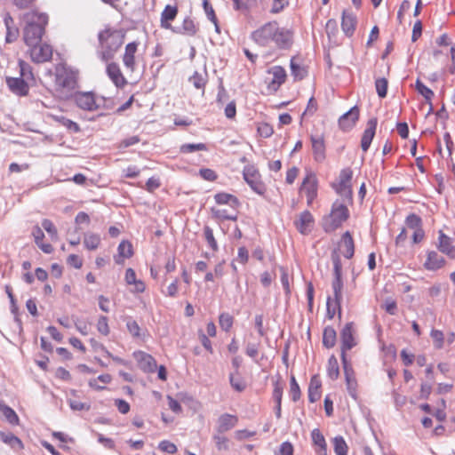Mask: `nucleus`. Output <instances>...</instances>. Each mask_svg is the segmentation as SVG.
Here are the masks:
<instances>
[{"label":"nucleus","mask_w":455,"mask_h":455,"mask_svg":"<svg viewBox=\"0 0 455 455\" xmlns=\"http://www.w3.org/2000/svg\"><path fill=\"white\" fill-rule=\"evenodd\" d=\"M377 127V119L376 118H371L367 122V127L363 132L362 140H361V148L362 149L366 152L371 143V140L375 135V131Z\"/></svg>","instance_id":"23"},{"label":"nucleus","mask_w":455,"mask_h":455,"mask_svg":"<svg viewBox=\"0 0 455 455\" xmlns=\"http://www.w3.org/2000/svg\"><path fill=\"white\" fill-rule=\"evenodd\" d=\"M295 226L302 235H308L313 228V216L309 211H304L300 213L299 219L295 221Z\"/></svg>","instance_id":"20"},{"label":"nucleus","mask_w":455,"mask_h":455,"mask_svg":"<svg viewBox=\"0 0 455 455\" xmlns=\"http://www.w3.org/2000/svg\"><path fill=\"white\" fill-rule=\"evenodd\" d=\"M352 177L353 172L350 168L343 169L339 177V183L335 186L336 192L348 202L352 199Z\"/></svg>","instance_id":"7"},{"label":"nucleus","mask_w":455,"mask_h":455,"mask_svg":"<svg viewBox=\"0 0 455 455\" xmlns=\"http://www.w3.org/2000/svg\"><path fill=\"white\" fill-rule=\"evenodd\" d=\"M333 450L336 455H347L348 446L342 436H336L332 439Z\"/></svg>","instance_id":"35"},{"label":"nucleus","mask_w":455,"mask_h":455,"mask_svg":"<svg viewBox=\"0 0 455 455\" xmlns=\"http://www.w3.org/2000/svg\"><path fill=\"white\" fill-rule=\"evenodd\" d=\"M0 436H1V440L4 443L9 444L10 446H12L14 449L20 450V449L23 448V443L20 441V439L19 437H17L16 435H14L13 434H12V433H8V434L1 433Z\"/></svg>","instance_id":"37"},{"label":"nucleus","mask_w":455,"mask_h":455,"mask_svg":"<svg viewBox=\"0 0 455 455\" xmlns=\"http://www.w3.org/2000/svg\"><path fill=\"white\" fill-rule=\"evenodd\" d=\"M407 228L411 229V231L417 230L419 228H422V221L421 219L416 215V214H410L405 220Z\"/></svg>","instance_id":"49"},{"label":"nucleus","mask_w":455,"mask_h":455,"mask_svg":"<svg viewBox=\"0 0 455 455\" xmlns=\"http://www.w3.org/2000/svg\"><path fill=\"white\" fill-rule=\"evenodd\" d=\"M238 423V417L233 414H221L217 419L216 432L223 434L231 430Z\"/></svg>","instance_id":"16"},{"label":"nucleus","mask_w":455,"mask_h":455,"mask_svg":"<svg viewBox=\"0 0 455 455\" xmlns=\"http://www.w3.org/2000/svg\"><path fill=\"white\" fill-rule=\"evenodd\" d=\"M3 20L6 29L5 42L7 44L15 42L19 36L20 31L15 25L14 20L9 12L4 13Z\"/></svg>","instance_id":"18"},{"label":"nucleus","mask_w":455,"mask_h":455,"mask_svg":"<svg viewBox=\"0 0 455 455\" xmlns=\"http://www.w3.org/2000/svg\"><path fill=\"white\" fill-rule=\"evenodd\" d=\"M358 118L359 109L357 107H353L352 108H350V110H348L347 113H345L339 117V125L341 130H343L344 132H347L355 126Z\"/></svg>","instance_id":"15"},{"label":"nucleus","mask_w":455,"mask_h":455,"mask_svg":"<svg viewBox=\"0 0 455 455\" xmlns=\"http://www.w3.org/2000/svg\"><path fill=\"white\" fill-rule=\"evenodd\" d=\"M430 336L435 343V347L442 348L443 346V333L439 330H433Z\"/></svg>","instance_id":"61"},{"label":"nucleus","mask_w":455,"mask_h":455,"mask_svg":"<svg viewBox=\"0 0 455 455\" xmlns=\"http://www.w3.org/2000/svg\"><path fill=\"white\" fill-rule=\"evenodd\" d=\"M282 395H283V387L282 386L276 382L274 385V390H273V398L275 402L276 403V414L279 417L281 413V402H282Z\"/></svg>","instance_id":"52"},{"label":"nucleus","mask_w":455,"mask_h":455,"mask_svg":"<svg viewBox=\"0 0 455 455\" xmlns=\"http://www.w3.org/2000/svg\"><path fill=\"white\" fill-rule=\"evenodd\" d=\"M416 89L431 105V99L434 96L433 91L427 88L419 79L416 81Z\"/></svg>","instance_id":"50"},{"label":"nucleus","mask_w":455,"mask_h":455,"mask_svg":"<svg viewBox=\"0 0 455 455\" xmlns=\"http://www.w3.org/2000/svg\"><path fill=\"white\" fill-rule=\"evenodd\" d=\"M277 31L276 22H268L252 32L251 39L260 46H268L274 42Z\"/></svg>","instance_id":"5"},{"label":"nucleus","mask_w":455,"mask_h":455,"mask_svg":"<svg viewBox=\"0 0 455 455\" xmlns=\"http://www.w3.org/2000/svg\"><path fill=\"white\" fill-rule=\"evenodd\" d=\"M179 28L181 31L180 34H184L189 36H195L198 30L195 22L189 17L184 19L181 28Z\"/></svg>","instance_id":"39"},{"label":"nucleus","mask_w":455,"mask_h":455,"mask_svg":"<svg viewBox=\"0 0 455 455\" xmlns=\"http://www.w3.org/2000/svg\"><path fill=\"white\" fill-rule=\"evenodd\" d=\"M444 259L440 256L436 251H429L425 262L426 268L429 270H436L444 265Z\"/></svg>","instance_id":"31"},{"label":"nucleus","mask_w":455,"mask_h":455,"mask_svg":"<svg viewBox=\"0 0 455 455\" xmlns=\"http://www.w3.org/2000/svg\"><path fill=\"white\" fill-rule=\"evenodd\" d=\"M243 179L251 188L259 195H263L265 186L259 180V174L254 166H246L243 172Z\"/></svg>","instance_id":"11"},{"label":"nucleus","mask_w":455,"mask_h":455,"mask_svg":"<svg viewBox=\"0 0 455 455\" xmlns=\"http://www.w3.org/2000/svg\"><path fill=\"white\" fill-rule=\"evenodd\" d=\"M438 249L443 253L451 259H455V246L452 245L451 240L443 231H439Z\"/></svg>","instance_id":"27"},{"label":"nucleus","mask_w":455,"mask_h":455,"mask_svg":"<svg viewBox=\"0 0 455 455\" xmlns=\"http://www.w3.org/2000/svg\"><path fill=\"white\" fill-rule=\"evenodd\" d=\"M268 76L265 79L267 93H274L285 82L286 72L281 66H274L267 70Z\"/></svg>","instance_id":"6"},{"label":"nucleus","mask_w":455,"mask_h":455,"mask_svg":"<svg viewBox=\"0 0 455 455\" xmlns=\"http://www.w3.org/2000/svg\"><path fill=\"white\" fill-rule=\"evenodd\" d=\"M231 387L237 392H243L246 388V384L244 380L237 376H234L233 374L229 377Z\"/></svg>","instance_id":"57"},{"label":"nucleus","mask_w":455,"mask_h":455,"mask_svg":"<svg viewBox=\"0 0 455 455\" xmlns=\"http://www.w3.org/2000/svg\"><path fill=\"white\" fill-rule=\"evenodd\" d=\"M19 67H20V75L21 78L24 80H33L34 75L32 72L31 66L27 63L26 61L20 60H19Z\"/></svg>","instance_id":"44"},{"label":"nucleus","mask_w":455,"mask_h":455,"mask_svg":"<svg viewBox=\"0 0 455 455\" xmlns=\"http://www.w3.org/2000/svg\"><path fill=\"white\" fill-rule=\"evenodd\" d=\"M339 250L340 253L347 259L353 257L355 252V244L351 234L348 231L345 232L342 235L339 243Z\"/></svg>","instance_id":"22"},{"label":"nucleus","mask_w":455,"mask_h":455,"mask_svg":"<svg viewBox=\"0 0 455 455\" xmlns=\"http://www.w3.org/2000/svg\"><path fill=\"white\" fill-rule=\"evenodd\" d=\"M336 341V331L331 327H327L323 331V343L326 347H332Z\"/></svg>","instance_id":"41"},{"label":"nucleus","mask_w":455,"mask_h":455,"mask_svg":"<svg viewBox=\"0 0 455 455\" xmlns=\"http://www.w3.org/2000/svg\"><path fill=\"white\" fill-rule=\"evenodd\" d=\"M0 410L4 418L11 423V424H18L19 423V417L16 414V412L9 406L7 405H0Z\"/></svg>","instance_id":"46"},{"label":"nucleus","mask_w":455,"mask_h":455,"mask_svg":"<svg viewBox=\"0 0 455 455\" xmlns=\"http://www.w3.org/2000/svg\"><path fill=\"white\" fill-rule=\"evenodd\" d=\"M233 323L234 317L228 313H222L220 315L219 323L223 331H228L232 328Z\"/></svg>","instance_id":"48"},{"label":"nucleus","mask_w":455,"mask_h":455,"mask_svg":"<svg viewBox=\"0 0 455 455\" xmlns=\"http://www.w3.org/2000/svg\"><path fill=\"white\" fill-rule=\"evenodd\" d=\"M6 84L9 90L18 96H26L28 93V85L21 77L8 76L6 77Z\"/></svg>","instance_id":"17"},{"label":"nucleus","mask_w":455,"mask_h":455,"mask_svg":"<svg viewBox=\"0 0 455 455\" xmlns=\"http://www.w3.org/2000/svg\"><path fill=\"white\" fill-rule=\"evenodd\" d=\"M100 243V236L94 233H86L84 238V244L90 251L96 250Z\"/></svg>","instance_id":"36"},{"label":"nucleus","mask_w":455,"mask_h":455,"mask_svg":"<svg viewBox=\"0 0 455 455\" xmlns=\"http://www.w3.org/2000/svg\"><path fill=\"white\" fill-rule=\"evenodd\" d=\"M327 373L331 379H337L339 376V363L333 355L328 360Z\"/></svg>","instance_id":"38"},{"label":"nucleus","mask_w":455,"mask_h":455,"mask_svg":"<svg viewBox=\"0 0 455 455\" xmlns=\"http://www.w3.org/2000/svg\"><path fill=\"white\" fill-rule=\"evenodd\" d=\"M341 299V286H335L334 298H329L327 300V314L330 319H332L336 313L340 314L339 300Z\"/></svg>","instance_id":"26"},{"label":"nucleus","mask_w":455,"mask_h":455,"mask_svg":"<svg viewBox=\"0 0 455 455\" xmlns=\"http://www.w3.org/2000/svg\"><path fill=\"white\" fill-rule=\"evenodd\" d=\"M178 13L176 6L166 5L161 14V27L165 29H171L174 33H180V29L177 27H172L170 21L173 20Z\"/></svg>","instance_id":"14"},{"label":"nucleus","mask_w":455,"mask_h":455,"mask_svg":"<svg viewBox=\"0 0 455 455\" xmlns=\"http://www.w3.org/2000/svg\"><path fill=\"white\" fill-rule=\"evenodd\" d=\"M214 199L218 204H228L234 209L239 205V200L228 193H218L214 196Z\"/></svg>","instance_id":"32"},{"label":"nucleus","mask_w":455,"mask_h":455,"mask_svg":"<svg viewBox=\"0 0 455 455\" xmlns=\"http://www.w3.org/2000/svg\"><path fill=\"white\" fill-rule=\"evenodd\" d=\"M343 369H344V375L347 382V387L349 392V394L352 396H355L357 382L355 376V371L352 368V365L348 363L347 355H341Z\"/></svg>","instance_id":"13"},{"label":"nucleus","mask_w":455,"mask_h":455,"mask_svg":"<svg viewBox=\"0 0 455 455\" xmlns=\"http://www.w3.org/2000/svg\"><path fill=\"white\" fill-rule=\"evenodd\" d=\"M279 48L287 49L292 44V32L284 28L277 26V31L275 33L274 42Z\"/></svg>","instance_id":"19"},{"label":"nucleus","mask_w":455,"mask_h":455,"mask_svg":"<svg viewBox=\"0 0 455 455\" xmlns=\"http://www.w3.org/2000/svg\"><path fill=\"white\" fill-rule=\"evenodd\" d=\"M43 228L49 234L52 240H56L58 238V231L52 220L48 219H44L42 221Z\"/></svg>","instance_id":"55"},{"label":"nucleus","mask_w":455,"mask_h":455,"mask_svg":"<svg viewBox=\"0 0 455 455\" xmlns=\"http://www.w3.org/2000/svg\"><path fill=\"white\" fill-rule=\"evenodd\" d=\"M212 215L218 219L235 220L237 218L236 214H228L226 209L212 208Z\"/></svg>","instance_id":"58"},{"label":"nucleus","mask_w":455,"mask_h":455,"mask_svg":"<svg viewBox=\"0 0 455 455\" xmlns=\"http://www.w3.org/2000/svg\"><path fill=\"white\" fill-rule=\"evenodd\" d=\"M132 357L136 361L138 367L142 371L146 373H153L156 371V361L150 354L141 350H137L132 353Z\"/></svg>","instance_id":"8"},{"label":"nucleus","mask_w":455,"mask_h":455,"mask_svg":"<svg viewBox=\"0 0 455 455\" xmlns=\"http://www.w3.org/2000/svg\"><path fill=\"white\" fill-rule=\"evenodd\" d=\"M96 327H97L98 331L101 335H103V336H108L109 334V332H110V328H109V325H108V320L104 315H101L98 319Z\"/></svg>","instance_id":"54"},{"label":"nucleus","mask_w":455,"mask_h":455,"mask_svg":"<svg viewBox=\"0 0 455 455\" xmlns=\"http://www.w3.org/2000/svg\"><path fill=\"white\" fill-rule=\"evenodd\" d=\"M277 455H292L293 454V446L289 442L283 443L276 453Z\"/></svg>","instance_id":"64"},{"label":"nucleus","mask_w":455,"mask_h":455,"mask_svg":"<svg viewBox=\"0 0 455 455\" xmlns=\"http://www.w3.org/2000/svg\"><path fill=\"white\" fill-rule=\"evenodd\" d=\"M27 25L24 28L23 37L28 46L40 43L44 32V26L48 22V16L44 13L32 12L27 15Z\"/></svg>","instance_id":"1"},{"label":"nucleus","mask_w":455,"mask_h":455,"mask_svg":"<svg viewBox=\"0 0 455 455\" xmlns=\"http://www.w3.org/2000/svg\"><path fill=\"white\" fill-rule=\"evenodd\" d=\"M315 446H317L316 452L318 455H327V443L322 434L315 430Z\"/></svg>","instance_id":"43"},{"label":"nucleus","mask_w":455,"mask_h":455,"mask_svg":"<svg viewBox=\"0 0 455 455\" xmlns=\"http://www.w3.org/2000/svg\"><path fill=\"white\" fill-rule=\"evenodd\" d=\"M112 380V377L108 373L101 374L95 379L89 380V386L96 390H103L105 385L109 384Z\"/></svg>","instance_id":"33"},{"label":"nucleus","mask_w":455,"mask_h":455,"mask_svg":"<svg viewBox=\"0 0 455 455\" xmlns=\"http://www.w3.org/2000/svg\"><path fill=\"white\" fill-rule=\"evenodd\" d=\"M204 233L209 247L214 251H218L219 247L217 241L214 238L212 229L209 226H205L204 228Z\"/></svg>","instance_id":"51"},{"label":"nucleus","mask_w":455,"mask_h":455,"mask_svg":"<svg viewBox=\"0 0 455 455\" xmlns=\"http://www.w3.org/2000/svg\"><path fill=\"white\" fill-rule=\"evenodd\" d=\"M76 105L85 111H95L99 108L95 96L91 92H76L73 95Z\"/></svg>","instance_id":"10"},{"label":"nucleus","mask_w":455,"mask_h":455,"mask_svg":"<svg viewBox=\"0 0 455 455\" xmlns=\"http://www.w3.org/2000/svg\"><path fill=\"white\" fill-rule=\"evenodd\" d=\"M132 245L129 241H122L117 247V255L114 257L116 264H123L126 259L132 256Z\"/></svg>","instance_id":"28"},{"label":"nucleus","mask_w":455,"mask_h":455,"mask_svg":"<svg viewBox=\"0 0 455 455\" xmlns=\"http://www.w3.org/2000/svg\"><path fill=\"white\" fill-rule=\"evenodd\" d=\"M325 157L324 140L323 136L321 135L317 139H315V162H323Z\"/></svg>","instance_id":"34"},{"label":"nucleus","mask_w":455,"mask_h":455,"mask_svg":"<svg viewBox=\"0 0 455 455\" xmlns=\"http://www.w3.org/2000/svg\"><path fill=\"white\" fill-rule=\"evenodd\" d=\"M333 275L335 279L334 284H341L343 283V280L341 278V265L340 260L339 259V256H333Z\"/></svg>","instance_id":"53"},{"label":"nucleus","mask_w":455,"mask_h":455,"mask_svg":"<svg viewBox=\"0 0 455 455\" xmlns=\"http://www.w3.org/2000/svg\"><path fill=\"white\" fill-rule=\"evenodd\" d=\"M126 328L129 333L137 339L145 340L147 336L148 335V332L147 330H142L139 323L132 319L128 318L126 321Z\"/></svg>","instance_id":"29"},{"label":"nucleus","mask_w":455,"mask_h":455,"mask_svg":"<svg viewBox=\"0 0 455 455\" xmlns=\"http://www.w3.org/2000/svg\"><path fill=\"white\" fill-rule=\"evenodd\" d=\"M376 91L380 98H384L387 92V81L385 78H379L375 82Z\"/></svg>","instance_id":"59"},{"label":"nucleus","mask_w":455,"mask_h":455,"mask_svg":"<svg viewBox=\"0 0 455 455\" xmlns=\"http://www.w3.org/2000/svg\"><path fill=\"white\" fill-rule=\"evenodd\" d=\"M207 147L204 143H187L183 144L180 148V153L189 154L196 151H205Z\"/></svg>","instance_id":"42"},{"label":"nucleus","mask_w":455,"mask_h":455,"mask_svg":"<svg viewBox=\"0 0 455 455\" xmlns=\"http://www.w3.org/2000/svg\"><path fill=\"white\" fill-rule=\"evenodd\" d=\"M107 74L114 84L118 88H123L127 83L116 63L112 62L107 66Z\"/></svg>","instance_id":"21"},{"label":"nucleus","mask_w":455,"mask_h":455,"mask_svg":"<svg viewBox=\"0 0 455 455\" xmlns=\"http://www.w3.org/2000/svg\"><path fill=\"white\" fill-rule=\"evenodd\" d=\"M349 217V211L344 202L339 200L332 204L329 215L323 220V228L326 232H331L339 228Z\"/></svg>","instance_id":"3"},{"label":"nucleus","mask_w":455,"mask_h":455,"mask_svg":"<svg viewBox=\"0 0 455 455\" xmlns=\"http://www.w3.org/2000/svg\"><path fill=\"white\" fill-rule=\"evenodd\" d=\"M138 43L132 42L125 46L124 54L123 56V62L124 67L130 71L135 69V53L137 52Z\"/></svg>","instance_id":"24"},{"label":"nucleus","mask_w":455,"mask_h":455,"mask_svg":"<svg viewBox=\"0 0 455 455\" xmlns=\"http://www.w3.org/2000/svg\"><path fill=\"white\" fill-rule=\"evenodd\" d=\"M341 339V355H346L347 351L350 350L356 345V341L355 339V331L353 328V323H347L341 331L340 333Z\"/></svg>","instance_id":"12"},{"label":"nucleus","mask_w":455,"mask_h":455,"mask_svg":"<svg viewBox=\"0 0 455 455\" xmlns=\"http://www.w3.org/2000/svg\"><path fill=\"white\" fill-rule=\"evenodd\" d=\"M356 27V16L350 11H344L342 14L341 28L347 36H352Z\"/></svg>","instance_id":"25"},{"label":"nucleus","mask_w":455,"mask_h":455,"mask_svg":"<svg viewBox=\"0 0 455 455\" xmlns=\"http://www.w3.org/2000/svg\"><path fill=\"white\" fill-rule=\"evenodd\" d=\"M30 57L34 62L43 63L49 61L52 56V48L48 44L37 43L28 46Z\"/></svg>","instance_id":"9"},{"label":"nucleus","mask_w":455,"mask_h":455,"mask_svg":"<svg viewBox=\"0 0 455 455\" xmlns=\"http://www.w3.org/2000/svg\"><path fill=\"white\" fill-rule=\"evenodd\" d=\"M189 81L193 84V85L196 89H202L204 90L206 82H207V74L204 72V74H201L197 71H196L192 76H190Z\"/></svg>","instance_id":"40"},{"label":"nucleus","mask_w":455,"mask_h":455,"mask_svg":"<svg viewBox=\"0 0 455 455\" xmlns=\"http://www.w3.org/2000/svg\"><path fill=\"white\" fill-rule=\"evenodd\" d=\"M55 119L58 123H60L61 125L66 127L68 131L73 132H80V127H79L78 124H76V122H74L63 116H56Z\"/></svg>","instance_id":"45"},{"label":"nucleus","mask_w":455,"mask_h":455,"mask_svg":"<svg viewBox=\"0 0 455 455\" xmlns=\"http://www.w3.org/2000/svg\"><path fill=\"white\" fill-rule=\"evenodd\" d=\"M55 84L59 88L68 92L73 91L77 84L76 73L65 66L59 65L55 68Z\"/></svg>","instance_id":"4"},{"label":"nucleus","mask_w":455,"mask_h":455,"mask_svg":"<svg viewBox=\"0 0 455 455\" xmlns=\"http://www.w3.org/2000/svg\"><path fill=\"white\" fill-rule=\"evenodd\" d=\"M291 69L295 79L301 80L306 76V70L299 65L296 64L293 60H291Z\"/></svg>","instance_id":"60"},{"label":"nucleus","mask_w":455,"mask_h":455,"mask_svg":"<svg viewBox=\"0 0 455 455\" xmlns=\"http://www.w3.org/2000/svg\"><path fill=\"white\" fill-rule=\"evenodd\" d=\"M290 395H291L293 401H297L300 397L299 387L294 376L291 378Z\"/></svg>","instance_id":"62"},{"label":"nucleus","mask_w":455,"mask_h":455,"mask_svg":"<svg viewBox=\"0 0 455 455\" xmlns=\"http://www.w3.org/2000/svg\"><path fill=\"white\" fill-rule=\"evenodd\" d=\"M312 174L307 173L304 178L302 184L299 188V196L307 197V203L310 205L313 203V182L311 181Z\"/></svg>","instance_id":"30"},{"label":"nucleus","mask_w":455,"mask_h":455,"mask_svg":"<svg viewBox=\"0 0 455 455\" xmlns=\"http://www.w3.org/2000/svg\"><path fill=\"white\" fill-rule=\"evenodd\" d=\"M75 326L76 330L82 334V335H87L90 331L91 323L85 319H80L76 318L75 321Z\"/></svg>","instance_id":"56"},{"label":"nucleus","mask_w":455,"mask_h":455,"mask_svg":"<svg viewBox=\"0 0 455 455\" xmlns=\"http://www.w3.org/2000/svg\"><path fill=\"white\" fill-rule=\"evenodd\" d=\"M98 37L101 46L100 57L103 61H108L122 45L123 36L116 30L105 29L99 33Z\"/></svg>","instance_id":"2"},{"label":"nucleus","mask_w":455,"mask_h":455,"mask_svg":"<svg viewBox=\"0 0 455 455\" xmlns=\"http://www.w3.org/2000/svg\"><path fill=\"white\" fill-rule=\"evenodd\" d=\"M212 439L215 443V445H216V448L218 449V451H228V450L229 440L227 436L216 432V434L212 436Z\"/></svg>","instance_id":"47"},{"label":"nucleus","mask_w":455,"mask_h":455,"mask_svg":"<svg viewBox=\"0 0 455 455\" xmlns=\"http://www.w3.org/2000/svg\"><path fill=\"white\" fill-rule=\"evenodd\" d=\"M159 449L166 453L174 454L177 452V446L170 441L164 440L159 443Z\"/></svg>","instance_id":"63"}]
</instances>
